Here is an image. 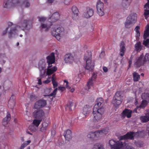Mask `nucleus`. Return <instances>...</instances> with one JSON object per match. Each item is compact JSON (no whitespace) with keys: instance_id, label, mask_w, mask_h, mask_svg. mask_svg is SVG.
<instances>
[{"instance_id":"f257e3e1","label":"nucleus","mask_w":149,"mask_h":149,"mask_svg":"<svg viewBox=\"0 0 149 149\" xmlns=\"http://www.w3.org/2000/svg\"><path fill=\"white\" fill-rule=\"evenodd\" d=\"M103 103L104 100L102 97L98 98L96 100L93 111V120L94 121L98 122L102 118L104 111Z\"/></svg>"},{"instance_id":"f03ea898","label":"nucleus","mask_w":149,"mask_h":149,"mask_svg":"<svg viewBox=\"0 0 149 149\" xmlns=\"http://www.w3.org/2000/svg\"><path fill=\"white\" fill-rule=\"evenodd\" d=\"M10 5L12 7H14L20 5L24 6L25 7H28L30 3L28 0H4L3 7L7 8Z\"/></svg>"},{"instance_id":"7ed1b4c3","label":"nucleus","mask_w":149,"mask_h":149,"mask_svg":"<svg viewBox=\"0 0 149 149\" xmlns=\"http://www.w3.org/2000/svg\"><path fill=\"white\" fill-rule=\"evenodd\" d=\"M64 29L60 25H54L52 28V34L58 40H60L61 37L64 33Z\"/></svg>"},{"instance_id":"20e7f679","label":"nucleus","mask_w":149,"mask_h":149,"mask_svg":"<svg viewBox=\"0 0 149 149\" xmlns=\"http://www.w3.org/2000/svg\"><path fill=\"white\" fill-rule=\"evenodd\" d=\"M84 60L86 61V69L90 71H91L94 69L95 63L92 60V56L91 54H86L84 57Z\"/></svg>"},{"instance_id":"39448f33","label":"nucleus","mask_w":149,"mask_h":149,"mask_svg":"<svg viewBox=\"0 0 149 149\" xmlns=\"http://www.w3.org/2000/svg\"><path fill=\"white\" fill-rule=\"evenodd\" d=\"M123 97L122 92L118 91L116 92L112 101L113 103L115 106L117 107L121 104L123 101Z\"/></svg>"},{"instance_id":"423d86ee","label":"nucleus","mask_w":149,"mask_h":149,"mask_svg":"<svg viewBox=\"0 0 149 149\" xmlns=\"http://www.w3.org/2000/svg\"><path fill=\"white\" fill-rule=\"evenodd\" d=\"M149 36V25L147 24L146 27V30L144 31L143 38L144 40L143 44L147 48H149V38L146 39Z\"/></svg>"},{"instance_id":"0eeeda50","label":"nucleus","mask_w":149,"mask_h":149,"mask_svg":"<svg viewBox=\"0 0 149 149\" xmlns=\"http://www.w3.org/2000/svg\"><path fill=\"white\" fill-rule=\"evenodd\" d=\"M45 113L41 109L35 110L33 113V117L35 119H39L42 120L45 117Z\"/></svg>"},{"instance_id":"6e6552de","label":"nucleus","mask_w":149,"mask_h":149,"mask_svg":"<svg viewBox=\"0 0 149 149\" xmlns=\"http://www.w3.org/2000/svg\"><path fill=\"white\" fill-rule=\"evenodd\" d=\"M97 13L100 16L104 15V3L100 0H99L96 5Z\"/></svg>"},{"instance_id":"1a4fd4ad","label":"nucleus","mask_w":149,"mask_h":149,"mask_svg":"<svg viewBox=\"0 0 149 149\" xmlns=\"http://www.w3.org/2000/svg\"><path fill=\"white\" fill-rule=\"evenodd\" d=\"M93 10L91 8L88 7L86 8L83 14L84 17L88 18L92 16L94 14Z\"/></svg>"},{"instance_id":"9d476101","label":"nucleus","mask_w":149,"mask_h":149,"mask_svg":"<svg viewBox=\"0 0 149 149\" xmlns=\"http://www.w3.org/2000/svg\"><path fill=\"white\" fill-rule=\"evenodd\" d=\"M144 55L142 54L139 57L137 58L134 65L137 67H140L141 66L143 65L145 63L143 59Z\"/></svg>"},{"instance_id":"9b49d317","label":"nucleus","mask_w":149,"mask_h":149,"mask_svg":"<svg viewBox=\"0 0 149 149\" xmlns=\"http://www.w3.org/2000/svg\"><path fill=\"white\" fill-rule=\"evenodd\" d=\"M46 58L48 68H50L52 66L51 65L54 63L55 62V56L54 53H51Z\"/></svg>"},{"instance_id":"f8f14e48","label":"nucleus","mask_w":149,"mask_h":149,"mask_svg":"<svg viewBox=\"0 0 149 149\" xmlns=\"http://www.w3.org/2000/svg\"><path fill=\"white\" fill-rule=\"evenodd\" d=\"M97 76V75L96 73H93L91 78L89 79L88 81L87 82V86L85 87L86 89H87V88L88 90L89 89L91 88V87L93 86L94 84L93 81L95 80Z\"/></svg>"},{"instance_id":"ddd939ff","label":"nucleus","mask_w":149,"mask_h":149,"mask_svg":"<svg viewBox=\"0 0 149 149\" xmlns=\"http://www.w3.org/2000/svg\"><path fill=\"white\" fill-rule=\"evenodd\" d=\"M46 103V101L45 100H39L35 103L34 108L37 109L42 108L45 106Z\"/></svg>"},{"instance_id":"4468645a","label":"nucleus","mask_w":149,"mask_h":149,"mask_svg":"<svg viewBox=\"0 0 149 149\" xmlns=\"http://www.w3.org/2000/svg\"><path fill=\"white\" fill-rule=\"evenodd\" d=\"M134 132H128L122 136L120 137V140H127L130 139L133 140L134 139Z\"/></svg>"},{"instance_id":"2eb2a0df","label":"nucleus","mask_w":149,"mask_h":149,"mask_svg":"<svg viewBox=\"0 0 149 149\" xmlns=\"http://www.w3.org/2000/svg\"><path fill=\"white\" fill-rule=\"evenodd\" d=\"M132 113V110L125 108L121 114V116L123 118H124L125 117L129 118L131 117Z\"/></svg>"},{"instance_id":"dca6fc26","label":"nucleus","mask_w":149,"mask_h":149,"mask_svg":"<svg viewBox=\"0 0 149 149\" xmlns=\"http://www.w3.org/2000/svg\"><path fill=\"white\" fill-rule=\"evenodd\" d=\"M64 60L65 63H71L74 60V57L71 53H67L65 55Z\"/></svg>"},{"instance_id":"f3484780","label":"nucleus","mask_w":149,"mask_h":149,"mask_svg":"<svg viewBox=\"0 0 149 149\" xmlns=\"http://www.w3.org/2000/svg\"><path fill=\"white\" fill-rule=\"evenodd\" d=\"M60 17V15L58 13L55 12L50 17L49 19V21L51 23L55 22L59 19Z\"/></svg>"},{"instance_id":"a211bd4d","label":"nucleus","mask_w":149,"mask_h":149,"mask_svg":"<svg viewBox=\"0 0 149 149\" xmlns=\"http://www.w3.org/2000/svg\"><path fill=\"white\" fill-rule=\"evenodd\" d=\"M72 15L73 19L75 20L77 19L79 17V13L77 8L75 6H73L72 8Z\"/></svg>"},{"instance_id":"6ab92c4d","label":"nucleus","mask_w":149,"mask_h":149,"mask_svg":"<svg viewBox=\"0 0 149 149\" xmlns=\"http://www.w3.org/2000/svg\"><path fill=\"white\" fill-rule=\"evenodd\" d=\"M127 19L130 20L131 22L134 24L137 20V15L135 13H132L129 15Z\"/></svg>"},{"instance_id":"aec40b11","label":"nucleus","mask_w":149,"mask_h":149,"mask_svg":"<svg viewBox=\"0 0 149 149\" xmlns=\"http://www.w3.org/2000/svg\"><path fill=\"white\" fill-rule=\"evenodd\" d=\"M64 136L66 140L69 141L72 138V132L69 129L67 130L65 132Z\"/></svg>"},{"instance_id":"412c9836","label":"nucleus","mask_w":149,"mask_h":149,"mask_svg":"<svg viewBox=\"0 0 149 149\" xmlns=\"http://www.w3.org/2000/svg\"><path fill=\"white\" fill-rule=\"evenodd\" d=\"M120 55L121 56H123L125 54L126 49L125 43L123 41H122L120 44Z\"/></svg>"},{"instance_id":"4be33fe9","label":"nucleus","mask_w":149,"mask_h":149,"mask_svg":"<svg viewBox=\"0 0 149 149\" xmlns=\"http://www.w3.org/2000/svg\"><path fill=\"white\" fill-rule=\"evenodd\" d=\"M10 118V114L9 112H8L6 116L3 119L2 122L4 126H7Z\"/></svg>"},{"instance_id":"5701e85b","label":"nucleus","mask_w":149,"mask_h":149,"mask_svg":"<svg viewBox=\"0 0 149 149\" xmlns=\"http://www.w3.org/2000/svg\"><path fill=\"white\" fill-rule=\"evenodd\" d=\"M140 119L142 123H146L149 121V111L146 113L145 116H141Z\"/></svg>"},{"instance_id":"b1692460","label":"nucleus","mask_w":149,"mask_h":149,"mask_svg":"<svg viewBox=\"0 0 149 149\" xmlns=\"http://www.w3.org/2000/svg\"><path fill=\"white\" fill-rule=\"evenodd\" d=\"M14 96L12 95L10 97L8 102V107L10 109H13L15 104V102L13 98Z\"/></svg>"},{"instance_id":"393cba45","label":"nucleus","mask_w":149,"mask_h":149,"mask_svg":"<svg viewBox=\"0 0 149 149\" xmlns=\"http://www.w3.org/2000/svg\"><path fill=\"white\" fill-rule=\"evenodd\" d=\"M132 0H123L122 5L125 8H128L132 3Z\"/></svg>"},{"instance_id":"a878e982","label":"nucleus","mask_w":149,"mask_h":149,"mask_svg":"<svg viewBox=\"0 0 149 149\" xmlns=\"http://www.w3.org/2000/svg\"><path fill=\"white\" fill-rule=\"evenodd\" d=\"M135 49L137 52H139L142 49L143 46L140 41L137 42L135 45Z\"/></svg>"},{"instance_id":"bb28decb","label":"nucleus","mask_w":149,"mask_h":149,"mask_svg":"<svg viewBox=\"0 0 149 149\" xmlns=\"http://www.w3.org/2000/svg\"><path fill=\"white\" fill-rule=\"evenodd\" d=\"M57 78L55 74H53L52 77V81L53 87L54 88H56L58 86V83L56 81Z\"/></svg>"},{"instance_id":"cd10ccee","label":"nucleus","mask_w":149,"mask_h":149,"mask_svg":"<svg viewBox=\"0 0 149 149\" xmlns=\"http://www.w3.org/2000/svg\"><path fill=\"white\" fill-rule=\"evenodd\" d=\"M50 68L48 67V69L47 70V74L48 75L52 74L56 71L57 70V68L56 66H54L51 68Z\"/></svg>"},{"instance_id":"c85d7f7f","label":"nucleus","mask_w":149,"mask_h":149,"mask_svg":"<svg viewBox=\"0 0 149 149\" xmlns=\"http://www.w3.org/2000/svg\"><path fill=\"white\" fill-rule=\"evenodd\" d=\"M124 145L123 142L121 141H117L113 149H120L122 148Z\"/></svg>"},{"instance_id":"c756f323","label":"nucleus","mask_w":149,"mask_h":149,"mask_svg":"<svg viewBox=\"0 0 149 149\" xmlns=\"http://www.w3.org/2000/svg\"><path fill=\"white\" fill-rule=\"evenodd\" d=\"M48 125L47 123L45 122H44L41 124V127L40 128V131L42 132H45L47 130V127Z\"/></svg>"},{"instance_id":"7c9ffc66","label":"nucleus","mask_w":149,"mask_h":149,"mask_svg":"<svg viewBox=\"0 0 149 149\" xmlns=\"http://www.w3.org/2000/svg\"><path fill=\"white\" fill-rule=\"evenodd\" d=\"M134 24L133 22H131L130 20H129L128 19H126L125 23V26L126 28H130Z\"/></svg>"},{"instance_id":"2f4dec72","label":"nucleus","mask_w":149,"mask_h":149,"mask_svg":"<svg viewBox=\"0 0 149 149\" xmlns=\"http://www.w3.org/2000/svg\"><path fill=\"white\" fill-rule=\"evenodd\" d=\"M42 121V120L35 118L33 121L32 124L36 127H38Z\"/></svg>"},{"instance_id":"473e14b6","label":"nucleus","mask_w":149,"mask_h":149,"mask_svg":"<svg viewBox=\"0 0 149 149\" xmlns=\"http://www.w3.org/2000/svg\"><path fill=\"white\" fill-rule=\"evenodd\" d=\"M88 107V105H86L84 106L83 109V113L85 116H86V115L88 114L89 112V110Z\"/></svg>"},{"instance_id":"72a5a7b5","label":"nucleus","mask_w":149,"mask_h":149,"mask_svg":"<svg viewBox=\"0 0 149 149\" xmlns=\"http://www.w3.org/2000/svg\"><path fill=\"white\" fill-rule=\"evenodd\" d=\"M133 80L135 82L138 81L140 78V76L138 73L134 72L133 73Z\"/></svg>"},{"instance_id":"f704fd0d","label":"nucleus","mask_w":149,"mask_h":149,"mask_svg":"<svg viewBox=\"0 0 149 149\" xmlns=\"http://www.w3.org/2000/svg\"><path fill=\"white\" fill-rule=\"evenodd\" d=\"M92 149H104V148L100 143H97L94 145Z\"/></svg>"},{"instance_id":"c9c22d12","label":"nucleus","mask_w":149,"mask_h":149,"mask_svg":"<svg viewBox=\"0 0 149 149\" xmlns=\"http://www.w3.org/2000/svg\"><path fill=\"white\" fill-rule=\"evenodd\" d=\"M148 103L146 100H143L141 104L138 107L139 108L144 109L147 105Z\"/></svg>"},{"instance_id":"e433bc0d","label":"nucleus","mask_w":149,"mask_h":149,"mask_svg":"<svg viewBox=\"0 0 149 149\" xmlns=\"http://www.w3.org/2000/svg\"><path fill=\"white\" fill-rule=\"evenodd\" d=\"M140 28V26H137L134 29V30L136 32V37L139 38L140 36V33L139 31Z\"/></svg>"},{"instance_id":"4c0bfd02","label":"nucleus","mask_w":149,"mask_h":149,"mask_svg":"<svg viewBox=\"0 0 149 149\" xmlns=\"http://www.w3.org/2000/svg\"><path fill=\"white\" fill-rule=\"evenodd\" d=\"M16 27L11 28L10 31L8 33L9 38H11L12 35L13 34H14L16 33Z\"/></svg>"},{"instance_id":"58836bf2","label":"nucleus","mask_w":149,"mask_h":149,"mask_svg":"<svg viewBox=\"0 0 149 149\" xmlns=\"http://www.w3.org/2000/svg\"><path fill=\"white\" fill-rule=\"evenodd\" d=\"M74 106V103L72 102H70L69 104L67 105L65 107L66 110H69L70 111H72V107Z\"/></svg>"},{"instance_id":"ea45409f","label":"nucleus","mask_w":149,"mask_h":149,"mask_svg":"<svg viewBox=\"0 0 149 149\" xmlns=\"http://www.w3.org/2000/svg\"><path fill=\"white\" fill-rule=\"evenodd\" d=\"M109 128L106 127L102 130H100V132L102 135H103V134H107L109 132Z\"/></svg>"},{"instance_id":"a19ab883","label":"nucleus","mask_w":149,"mask_h":149,"mask_svg":"<svg viewBox=\"0 0 149 149\" xmlns=\"http://www.w3.org/2000/svg\"><path fill=\"white\" fill-rule=\"evenodd\" d=\"M93 135H94V136L95 139L96 138H98L101 135H102L101 134L100 131H96L93 132V133H91Z\"/></svg>"},{"instance_id":"79ce46f5","label":"nucleus","mask_w":149,"mask_h":149,"mask_svg":"<svg viewBox=\"0 0 149 149\" xmlns=\"http://www.w3.org/2000/svg\"><path fill=\"white\" fill-rule=\"evenodd\" d=\"M50 28V26H48L47 25L44 24H42L41 25V29H45L44 31H47Z\"/></svg>"},{"instance_id":"37998d69","label":"nucleus","mask_w":149,"mask_h":149,"mask_svg":"<svg viewBox=\"0 0 149 149\" xmlns=\"http://www.w3.org/2000/svg\"><path fill=\"white\" fill-rule=\"evenodd\" d=\"M116 143V141L113 140H110L109 141V144L112 149H113Z\"/></svg>"},{"instance_id":"c03bdc74","label":"nucleus","mask_w":149,"mask_h":149,"mask_svg":"<svg viewBox=\"0 0 149 149\" xmlns=\"http://www.w3.org/2000/svg\"><path fill=\"white\" fill-rule=\"evenodd\" d=\"M141 97L143 99H147L148 98H149V94L147 93H143Z\"/></svg>"},{"instance_id":"a18cd8bd","label":"nucleus","mask_w":149,"mask_h":149,"mask_svg":"<svg viewBox=\"0 0 149 149\" xmlns=\"http://www.w3.org/2000/svg\"><path fill=\"white\" fill-rule=\"evenodd\" d=\"M29 129L32 132H35L36 129L34 125H31L29 126Z\"/></svg>"},{"instance_id":"49530a36","label":"nucleus","mask_w":149,"mask_h":149,"mask_svg":"<svg viewBox=\"0 0 149 149\" xmlns=\"http://www.w3.org/2000/svg\"><path fill=\"white\" fill-rule=\"evenodd\" d=\"M144 15L145 16V19H147L148 15H149V10L146 9L144 10Z\"/></svg>"},{"instance_id":"de8ad7c7","label":"nucleus","mask_w":149,"mask_h":149,"mask_svg":"<svg viewBox=\"0 0 149 149\" xmlns=\"http://www.w3.org/2000/svg\"><path fill=\"white\" fill-rule=\"evenodd\" d=\"M143 58L145 62L147 61L149 62V54L148 53L146 54L145 57L144 56Z\"/></svg>"},{"instance_id":"09e8293b","label":"nucleus","mask_w":149,"mask_h":149,"mask_svg":"<svg viewBox=\"0 0 149 149\" xmlns=\"http://www.w3.org/2000/svg\"><path fill=\"white\" fill-rule=\"evenodd\" d=\"M29 21L28 20H25L22 24V27L24 28H26L27 26V23L29 22Z\"/></svg>"},{"instance_id":"8fccbe9b","label":"nucleus","mask_w":149,"mask_h":149,"mask_svg":"<svg viewBox=\"0 0 149 149\" xmlns=\"http://www.w3.org/2000/svg\"><path fill=\"white\" fill-rule=\"evenodd\" d=\"M58 88H56L53 91V92L49 94V96H55L56 94V93L57 91Z\"/></svg>"},{"instance_id":"3c124183","label":"nucleus","mask_w":149,"mask_h":149,"mask_svg":"<svg viewBox=\"0 0 149 149\" xmlns=\"http://www.w3.org/2000/svg\"><path fill=\"white\" fill-rule=\"evenodd\" d=\"M91 133H93V132H91L87 135V137L89 138L95 139L94 135H93Z\"/></svg>"},{"instance_id":"603ef678","label":"nucleus","mask_w":149,"mask_h":149,"mask_svg":"<svg viewBox=\"0 0 149 149\" xmlns=\"http://www.w3.org/2000/svg\"><path fill=\"white\" fill-rule=\"evenodd\" d=\"M37 97L35 95H30V100L31 101H33L36 99Z\"/></svg>"},{"instance_id":"864d4df0","label":"nucleus","mask_w":149,"mask_h":149,"mask_svg":"<svg viewBox=\"0 0 149 149\" xmlns=\"http://www.w3.org/2000/svg\"><path fill=\"white\" fill-rule=\"evenodd\" d=\"M141 133V132L140 131H137L136 132H134V137L135 136L136 137L139 138V133Z\"/></svg>"},{"instance_id":"5fc2aeb1","label":"nucleus","mask_w":149,"mask_h":149,"mask_svg":"<svg viewBox=\"0 0 149 149\" xmlns=\"http://www.w3.org/2000/svg\"><path fill=\"white\" fill-rule=\"evenodd\" d=\"M38 18L39 19V21L40 22H43L46 19V18L44 17H38Z\"/></svg>"},{"instance_id":"6e6d98bb","label":"nucleus","mask_w":149,"mask_h":149,"mask_svg":"<svg viewBox=\"0 0 149 149\" xmlns=\"http://www.w3.org/2000/svg\"><path fill=\"white\" fill-rule=\"evenodd\" d=\"M64 83H66V87L67 88L69 89H70V87L68 85L69 83L68 81L65 80L64 81Z\"/></svg>"},{"instance_id":"4d7b16f0","label":"nucleus","mask_w":149,"mask_h":149,"mask_svg":"<svg viewBox=\"0 0 149 149\" xmlns=\"http://www.w3.org/2000/svg\"><path fill=\"white\" fill-rule=\"evenodd\" d=\"M72 0H65L64 2V3L66 5H68L70 3Z\"/></svg>"},{"instance_id":"13d9d810","label":"nucleus","mask_w":149,"mask_h":149,"mask_svg":"<svg viewBox=\"0 0 149 149\" xmlns=\"http://www.w3.org/2000/svg\"><path fill=\"white\" fill-rule=\"evenodd\" d=\"M141 132V133H139V138L143 137L144 136V132L143 131H139Z\"/></svg>"},{"instance_id":"bf43d9fd","label":"nucleus","mask_w":149,"mask_h":149,"mask_svg":"<svg viewBox=\"0 0 149 149\" xmlns=\"http://www.w3.org/2000/svg\"><path fill=\"white\" fill-rule=\"evenodd\" d=\"M148 2L145 5L144 8L146 9H149V0H147Z\"/></svg>"},{"instance_id":"052dcab7","label":"nucleus","mask_w":149,"mask_h":149,"mask_svg":"<svg viewBox=\"0 0 149 149\" xmlns=\"http://www.w3.org/2000/svg\"><path fill=\"white\" fill-rule=\"evenodd\" d=\"M58 88L59 90L61 91L62 92H63L65 89V87L63 86L59 87Z\"/></svg>"},{"instance_id":"680f3d73","label":"nucleus","mask_w":149,"mask_h":149,"mask_svg":"<svg viewBox=\"0 0 149 149\" xmlns=\"http://www.w3.org/2000/svg\"><path fill=\"white\" fill-rule=\"evenodd\" d=\"M51 80L50 79H48L44 81H43V83L45 84H48L50 83L51 81Z\"/></svg>"},{"instance_id":"e2e57ef3","label":"nucleus","mask_w":149,"mask_h":149,"mask_svg":"<svg viewBox=\"0 0 149 149\" xmlns=\"http://www.w3.org/2000/svg\"><path fill=\"white\" fill-rule=\"evenodd\" d=\"M27 145L26 144V143H23V144H22L21 147H20V148H23V149H24V148L27 146Z\"/></svg>"},{"instance_id":"0e129e2a","label":"nucleus","mask_w":149,"mask_h":149,"mask_svg":"<svg viewBox=\"0 0 149 149\" xmlns=\"http://www.w3.org/2000/svg\"><path fill=\"white\" fill-rule=\"evenodd\" d=\"M103 70L105 72H107L108 70V68L106 67H104L103 68Z\"/></svg>"},{"instance_id":"69168bd1","label":"nucleus","mask_w":149,"mask_h":149,"mask_svg":"<svg viewBox=\"0 0 149 149\" xmlns=\"http://www.w3.org/2000/svg\"><path fill=\"white\" fill-rule=\"evenodd\" d=\"M8 29V28H7L6 29V30L5 31H3V33H2V35H4L6 33H7V31Z\"/></svg>"},{"instance_id":"338daca9","label":"nucleus","mask_w":149,"mask_h":149,"mask_svg":"<svg viewBox=\"0 0 149 149\" xmlns=\"http://www.w3.org/2000/svg\"><path fill=\"white\" fill-rule=\"evenodd\" d=\"M132 58H130V60L129 61V67H130L131 64H132Z\"/></svg>"},{"instance_id":"774afa93","label":"nucleus","mask_w":149,"mask_h":149,"mask_svg":"<svg viewBox=\"0 0 149 149\" xmlns=\"http://www.w3.org/2000/svg\"><path fill=\"white\" fill-rule=\"evenodd\" d=\"M125 149H134L133 148H132L130 146H126Z\"/></svg>"}]
</instances>
